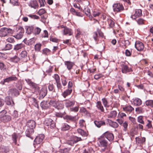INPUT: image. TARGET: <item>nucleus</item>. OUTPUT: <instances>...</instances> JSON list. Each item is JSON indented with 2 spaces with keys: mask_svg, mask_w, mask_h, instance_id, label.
Returning <instances> with one entry per match:
<instances>
[{
  "mask_svg": "<svg viewBox=\"0 0 153 153\" xmlns=\"http://www.w3.org/2000/svg\"><path fill=\"white\" fill-rule=\"evenodd\" d=\"M97 144L100 147H105L108 146V142L102 135L97 138Z\"/></svg>",
  "mask_w": 153,
  "mask_h": 153,
  "instance_id": "1",
  "label": "nucleus"
},
{
  "mask_svg": "<svg viewBox=\"0 0 153 153\" xmlns=\"http://www.w3.org/2000/svg\"><path fill=\"white\" fill-rule=\"evenodd\" d=\"M49 104L58 110L62 109L64 108V104L62 101L51 100Z\"/></svg>",
  "mask_w": 153,
  "mask_h": 153,
  "instance_id": "2",
  "label": "nucleus"
},
{
  "mask_svg": "<svg viewBox=\"0 0 153 153\" xmlns=\"http://www.w3.org/2000/svg\"><path fill=\"white\" fill-rule=\"evenodd\" d=\"M59 29H63L62 30L63 34L64 35H68L71 36L72 34V32L71 29L68 28L66 27H64L63 25H61L58 27Z\"/></svg>",
  "mask_w": 153,
  "mask_h": 153,
  "instance_id": "3",
  "label": "nucleus"
},
{
  "mask_svg": "<svg viewBox=\"0 0 153 153\" xmlns=\"http://www.w3.org/2000/svg\"><path fill=\"white\" fill-rule=\"evenodd\" d=\"M112 7L113 10L114 12H119L124 10V7L123 4L120 3L114 4Z\"/></svg>",
  "mask_w": 153,
  "mask_h": 153,
  "instance_id": "4",
  "label": "nucleus"
},
{
  "mask_svg": "<svg viewBox=\"0 0 153 153\" xmlns=\"http://www.w3.org/2000/svg\"><path fill=\"white\" fill-rule=\"evenodd\" d=\"M122 72L124 74H126L127 72L132 71L133 70L131 68H129L125 63L123 62L121 64Z\"/></svg>",
  "mask_w": 153,
  "mask_h": 153,
  "instance_id": "5",
  "label": "nucleus"
},
{
  "mask_svg": "<svg viewBox=\"0 0 153 153\" xmlns=\"http://www.w3.org/2000/svg\"><path fill=\"white\" fill-rule=\"evenodd\" d=\"M44 123L47 126H50L51 128H53L55 126V122L50 118L46 119L44 121Z\"/></svg>",
  "mask_w": 153,
  "mask_h": 153,
  "instance_id": "6",
  "label": "nucleus"
},
{
  "mask_svg": "<svg viewBox=\"0 0 153 153\" xmlns=\"http://www.w3.org/2000/svg\"><path fill=\"white\" fill-rule=\"evenodd\" d=\"M26 81L28 84L35 91L39 92V91L40 88L38 85L33 82L30 80L29 79L26 80Z\"/></svg>",
  "mask_w": 153,
  "mask_h": 153,
  "instance_id": "7",
  "label": "nucleus"
},
{
  "mask_svg": "<svg viewBox=\"0 0 153 153\" xmlns=\"http://www.w3.org/2000/svg\"><path fill=\"white\" fill-rule=\"evenodd\" d=\"M102 136H103L105 138H106L110 141H112L114 139V134L109 131H107L105 132L102 134Z\"/></svg>",
  "mask_w": 153,
  "mask_h": 153,
  "instance_id": "8",
  "label": "nucleus"
},
{
  "mask_svg": "<svg viewBox=\"0 0 153 153\" xmlns=\"http://www.w3.org/2000/svg\"><path fill=\"white\" fill-rule=\"evenodd\" d=\"M54 79L56 83V86L58 90L62 91L63 90L62 87L60 83L59 76L58 74H55L54 75Z\"/></svg>",
  "mask_w": 153,
  "mask_h": 153,
  "instance_id": "9",
  "label": "nucleus"
},
{
  "mask_svg": "<svg viewBox=\"0 0 153 153\" xmlns=\"http://www.w3.org/2000/svg\"><path fill=\"white\" fill-rule=\"evenodd\" d=\"M44 138V135L43 134H40L37 136L34 140V145L41 144L42 143Z\"/></svg>",
  "mask_w": 153,
  "mask_h": 153,
  "instance_id": "10",
  "label": "nucleus"
},
{
  "mask_svg": "<svg viewBox=\"0 0 153 153\" xmlns=\"http://www.w3.org/2000/svg\"><path fill=\"white\" fill-rule=\"evenodd\" d=\"M135 47L138 51H142L144 47L143 43L139 41H137L135 42Z\"/></svg>",
  "mask_w": 153,
  "mask_h": 153,
  "instance_id": "11",
  "label": "nucleus"
},
{
  "mask_svg": "<svg viewBox=\"0 0 153 153\" xmlns=\"http://www.w3.org/2000/svg\"><path fill=\"white\" fill-rule=\"evenodd\" d=\"M28 53L26 51H22L20 53L19 56L21 59L23 60L24 62H27V57Z\"/></svg>",
  "mask_w": 153,
  "mask_h": 153,
  "instance_id": "12",
  "label": "nucleus"
},
{
  "mask_svg": "<svg viewBox=\"0 0 153 153\" xmlns=\"http://www.w3.org/2000/svg\"><path fill=\"white\" fill-rule=\"evenodd\" d=\"M142 15V11L141 9L136 10L134 14L131 16V18L133 19H136L137 18L141 16Z\"/></svg>",
  "mask_w": 153,
  "mask_h": 153,
  "instance_id": "13",
  "label": "nucleus"
},
{
  "mask_svg": "<svg viewBox=\"0 0 153 153\" xmlns=\"http://www.w3.org/2000/svg\"><path fill=\"white\" fill-rule=\"evenodd\" d=\"M18 28L19 32L16 35L14 36V37L16 39H21L23 36V34L24 32V30L21 27H18Z\"/></svg>",
  "mask_w": 153,
  "mask_h": 153,
  "instance_id": "14",
  "label": "nucleus"
},
{
  "mask_svg": "<svg viewBox=\"0 0 153 153\" xmlns=\"http://www.w3.org/2000/svg\"><path fill=\"white\" fill-rule=\"evenodd\" d=\"M5 102L6 104L8 105L13 106L15 105L14 101L12 98L10 96L6 97L5 98Z\"/></svg>",
  "mask_w": 153,
  "mask_h": 153,
  "instance_id": "15",
  "label": "nucleus"
},
{
  "mask_svg": "<svg viewBox=\"0 0 153 153\" xmlns=\"http://www.w3.org/2000/svg\"><path fill=\"white\" fill-rule=\"evenodd\" d=\"M36 126V123L33 120H29L27 123L26 126L29 128L34 129Z\"/></svg>",
  "mask_w": 153,
  "mask_h": 153,
  "instance_id": "16",
  "label": "nucleus"
},
{
  "mask_svg": "<svg viewBox=\"0 0 153 153\" xmlns=\"http://www.w3.org/2000/svg\"><path fill=\"white\" fill-rule=\"evenodd\" d=\"M83 12L85 13L87 16H89V18L92 21V20H94V22L93 23H94L95 22V19L91 15L90 10L88 7H86L84 8L83 10Z\"/></svg>",
  "mask_w": 153,
  "mask_h": 153,
  "instance_id": "17",
  "label": "nucleus"
},
{
  "mask_svg": "<svg viewBox=\"0 0 153 153\" xmlns=\"http://www.w3.org/2000/svg\"><path fill=\"white\" fill-rule=\"evenodd\" d=\"M17 78L15 76H11L5 79L4 80L3 84L5 82L9 83L11 82L16 81L17 80Z\"/></svg>",
  "mask_w": 153,
  "mask_h": 153,
  "instance_id": "18",
  "label": "nucleus"
},
{
  "mask_svg": "<svg viewBox=\"0 0 153 153\" xmlns=\"http://www.w3.org/2000/svg\"><path fill=\"white\" fill-rule=\"evenodd\" d=\"M65 105L67 108H69L73 106L75 103V101H71L69 100H66L65 101Z\"/></svg>",
  "mask_w": 153,
  "mask_h": 153,
  "instance_id": "19",
  "label": "nucleus"
},
{
  "mask_svg": "<svg viewBox=\"0 0 153 153\" xmlns=\"http://www.w3.org/2000/svg\"><path fill=\"white\" fill-rule=\"evenodd\" d=\"M64 64L66 66L67 69L69 70H71L74 65V62L70 61H65Z\"/></svg>",
  "mask_w": 153,
  "mask_h": 153,
  "instance_id": "20",
  "label": "nucleus"
},
{
  "mask_svg": "<svg viewBox=\"0 0 153 153\" xmlns=\"http://www.w3.org/2000/svg\"><path fill=\"white\" fill-rule=\"evenodd\" d=\"M28 5L32 8L36 9L38 7V4L36 0H31L28 4Z\"/></svg>",
  "mask_w": 153,
  "mask_h": 153,
  "instance_id": "21",
  "label": "nucleus"
},
{
  "mask_svg": "<svg viewBox=\"0 0 153 153\" xmlns=\"http://www.w3.org/2000/svg\"><path fill=\"white\" fill-rule=\"evenodd\" d=\"M47 88L46 87L42 88L39 94L40 97L44 98L47 94Z\"/></svg>",
  "mask_w": 153,
  "mask_h": 153,
  "instance_id": "22",
  "label": "nucleus"
},
{
  "mask_svg": "<svg viewBox=\"0 0 153 153\" xmlns=\"http://www.w3.org/2000/svg\"><path fill=\"white\" fill-rule=\"evenodd\" d=\"M135 140L136 143L138 144H143L145 142L146 138L144 137H143L141 138L137 137L135 138Z\"/></svg>",
  "mask_w": 153,
  "mask_h": 153,
  "instance_id": "23",
  "label": "nucleus"
},
{
  "mask_svg": "<svg viewBox=\"0 0 153 153\" xmlns=\"http://www.w3.org/2000/svg\"><path fill=\"white\" fill-rule=\"evenodd\" d=\"M9 94L12 96L18 95L19 93L16 89L13 88L10 89L9 91Z\"/></svg>",
  "mask_w": 153,
  "mask_h": 153,
  "instance_id": "24",
  "label": "nucleus"
},
{
  "mask_svg": "<svg viewBox=\"0 0 153 153\" xmlns=\"http://www.w3.org/2000/svg\"><path fill=\"white\" fill-rule=\"evenodd\" d=\"M34 132V129L28 128L25 131L26 136L28 137L32 138L31 135Z\"/></svg>",
  "mask_w": 153,
  "mask_h": 153,
  "instance_id": "25",
  "label": "nucleus"
},
{
  "mask_svg": "<svg viewBox=\"0 0 153 153\" xmlns=\"http://www.w3.org/2000/svg\"><path fill=\"white\" fill-rule=\"evenodd\" d=\"M107 121L110 126L112 127L116 128L118 126V124L117 123L111 120L108 119Z\"/></svg>",
  "mask_w": 153,
  "mask_h": 153,
  "instance_id": "26",
  "label": "nucleus"
},
{
  "mask_svg": "<svg viewBox=\"0 0 153 153\" xmlns=\"http://www.w3.org/2000/svg\"><path fill=\"white\" fill-rule=\"evenodd\" d=\"M79 112L85 116H89V113L87 110L86 108L83 107H81L80 108Z\"/></svg>",
  "mask_w": 153,
  "mask_h": 153,
  "instance_id": "27",
  "label": "nucleus"
},
{
  "mask_svg": "<svg viewBox=\"0 0 153 153\" xmlns=\"http://www.w3.org/2000/svg\"><path fill=\"white\" fill-rule=\"evenodd\" d=\"M64 118L66 120L67 122L68 121H74L76 120V116H72L70 115H66Z\"/></svg>",
  "mask_w": 153,
  "mask_h": 153,
  "instance_id": "28",
  "label": "nucleus"
},
{
  "mask_svg": "<svg viewBox=\"0 0 153 153\" xmlns=\"http://www.w3.org/2000/svg\"><path fill=\"white\" fill-rule=\"evenodd\" d=\"M6 27H3L0 29V36L4 37L7 36Z\"/></svg>",
  "mask_w": 153,
  "mask_h": 153,
  "instance_id": "29",
  "label": "nucleus"
},
{
  "mask_svg": "<svg viewBox=\"0 0 153 153\" xmlns=\"http://www.w3.org/2000/svg\"><path fill=\"white\" fill-rule=\"evenodd\" d=\"M144 104L146 106L153 108V100H146L144 103Z\"/></svg>",
  "mask_w": 153,
  "mask_h": 153,
  "instance_id": "30",
  "label": "nucleus"
},
{
  "mask_svg": "<svg viewBox=\"0 0 153 153\" xmlns=\"http://www.w3.org/2000/svg\"><path fill=\"white\" fill-rule=\"evenodd\" d=\"M9 151L8 147L2 146L0 148V153H7Z\"/></svg>",
  "mask_w": 153,
  "mask_h": 153,
  "instance_id": "31",
  "label": "nucleus"
},
{
  "mask_svg": "<svg viewBox=\"0 0 153 153\" xmlns=\"http://www.w3.org/2000/svg\"><path fill=\"white\" fill-rule=\"evenodd\" d=\"M11 120V117L10 116L8 115H5L1 119V121L4 123H7L10 121Z\"/></svg>",
  "mask_w": 153,
  "mask_h": 153,
  "instance_id": "32",
  "label": "nucleus"
},
{
  "mask_svg": "<svg viewBox=\"0 0 153 153\" xmlns=\"http://www.w3.org/2000/svg\"><path fill=\"white\" fill-rule=\"evenodd\" d=\"M29 101L32 103V104L35 107L38 108L39 105L38 104L37 101L34 98L31 97L29 99Z\"/></svg>",
  "mask_w": 153,
  "mask_h": 153,
  "instance_id": "33",
  "label": "nucleus"
},
{
  "mask_svg": "<svg viewBox=\"0 0 153 153\" xmlns=\"http://www.w3.org/2000/svg\"><path fill=\"white\" fill-rule=\"evenodd\" d=\"M133 102L134 105L137 106H139L142 103V100L138 98H136L134 100Z\"/></svg>",
  "mask_w": 153,
  "mask_h": 153,
  "instance_id": "34",
  "label": "nucleus"
},
{
  "mask_svg": "<svg viewBox=\"0 0 153 153\" xmlns=\"http://www.w3.org/2000/svg\"><path fill=\"white\" fill-rule=\"evenodd\" d=\"M72 89H67L62 93V95L64 98L69 95L72 93Z\"/></svg>",
  "mask_w": 153,
  "mask_h": 153,
  "instance_id": "35",
  "label": "nucleus"
},
{
  "mask_svg": "<svg viewBox=\"0 0 153 153\" xmlns=\"http://www.w3.org/2000/svg\"><path fill=\"white\" fill-rule=\"evenodd\" d=\"M123 109L124 111L129 112H131L134 110V108L130 105H128L123 107Z\"/></svg>",
  "mask_w": 153,
  "mask_h": 153,
  "instance_id": "36",
  "label": "nucleus"
},
{
  "mask_svg": "<svg viewBox=\"0 0 153 153\" xmlns=\"http://www.w3.org/2000/svg\"><path fill=\"white\" fill-rule=\"evenodd\" d=\"M98 34L100 37L102 38H103L104 37L103 33L101 31V30L98 28L97 30V32H96V41L98 39Z\"/></svg>",
  "mask_w": 153,
  "mask_h": 153,
  "instance_id": "37",
  "label": "nucleus"
},
{
  "mask_svg": "<svg viewBox=\"0 0 153 153\" xmlns=\"http://www.w3.org/2000/svg\"><path fill=\"white\" fill-rule=\"evenodd\" d=\"M107 21L110 28H112L114 27V22L111 18H108Z\"/></svg>",
  "mask_w": 153,
  "mask_h": 153,
  "instance_id": "38",
  "label": "nucleus"
},
{
  "mask_svg": "<svg viewBox=\"0 0 153 153\" xmlns=\"http://www.w3.org/2000/svg\"><path fill=\"white\" fill-rule=\"evenodd\" d=\"M96 107H97V108L101 112H104V110L103 107L100 101H98L97 102Z\"/></svg>",
  "mask_w": 153,
  "mask_h": 153,
  "instance_id": "39",
  "label": "nucleus"
},
{
  "mask_svg": "<svg viewBox=\"0 0 153 153\" xmlns=\"http://www.w3.org/2000/svg\"><path fill=\"white\" fill-rule=\"evenodd\" d=\"M24 46V45L22 44H17L14 46L13 49L14 50L17 51L22 49Z\"/></svg>",
  "mask_w": 153,
  "mask_h": 153,
  "instance_id": "40",
  "label": "nucleus"
},
{
  "mask_svg": "<svg viewBox=\"0 0 153 153\" xmlns=\"http://www.w3.org/2000/svg\"><path fill=\"white\" fill-rule=\"evenodd\" d=\"M136 21L139 25H142L145 24V20L141 18H139L136 20Z\"/></svg>",
  "mask_w": 153,
  "mask_h": 153,
  "instance_id": "41",
  "label": "nucleus"
},
{
  "mask_svg": "<svg viewBox=\"0 0 153 153\" xmlns=\"http://www.w3.org/2000/svg\"><path fill=\"white\" fill-rule=\"evenodd\" d=\"M70 126L66 123H64L61 127V130L62 131H66L69 130Z\"/></svg>",
  "mask_w": 153,
  "mask_h": 153,
  "instance_id": "42",
  "label": "nucleus"
},
{
  "mask_svg": "<svg viewBox=\"0 0 153 153\" xmlns=\"http://www.w3.org/2000/svg\"><path fill=\"white\" fill-rule=\"evenodd\" d=\"M21 59L17 56H15L13 57L10 58L11 61L15 63H17L19 62Z\"/></svg>",
  "mask_w": 153,
  "mask_h": 153,
  "instance_id": "43",
  "label": "nucleus"
},
{
  "mask_svg": "<svg viewBox=\"0 0 153 153\" xmlns=\"http://www.w3.org/2000/svg\"><path fill=\"white\" fill-rule=\"evenodd\" d=\"M77 131L78 133L82 136L85 137L87 135V133L84 130L80 128L78 129Z\"/></svg>",
  "mask_w": 153,
  "mask_h": 153,
  "instance_id": "44",
  "label": "nucleus"
},
{
  "mask_svg": "<svg viewBox=\"0 0 153 153\" xmlns=\"http://www.w3.org/2000/svg\"><path fill=\"white\" fill-rule=\"evenodd\" d=\"M40 106L43 109H46L48 108V105L46 101H43L40 104Z\"/></svg>",
  "mask_w": 153,
  "mask_h": 153,
  "instance_id": "45",
  "label": "nucleus"
},
{
  "mask_svg": "<svg viewBox=\"0 0 153 153\" xmlns=\"http://www.w3.org/2000/svg\"><path fill=\"white\" fill-rule=\"evenodd\" d=\"M117 115V112L115 111H111L110 115L109 116L108 118H112L115 117Z\"/></svg>",
  "mask_w": 153,
  "mask_h": 153,
  "instance_id": "46",
  "label": "nucleus"
},
{
  "mask_svg": "<svg viewBox=\"0 0 153 153\" xmlns=\"http://www.w3.org/2000/svg\"><path fill=\"white\" fill-rule=\"evenodd\" d=\"M71 137L74 143L81 140V137H78L76 136H73Z\"/></svg>",
  "mask_w": 153,
  "mask_h": 153,
  "instance_id": "47",
  "label": "nucleus"
},
{
  "mask_svg": "<svg viewBox=\"0 0 153 153\" xmlns=\"http://www.w3.org/2000/svg\"><path fill=\"white\" fill-rule=\"evenodd\" d=\"M7 113V111L5 110H4L0 112V120L1 121Z\"/></svg>",
  "mask_w": 153,
  "mask_h": 153,
  "instance_id": "48",
  "label": "nucleus"
},
{
  "mask_svg": "<svg viewBox=\"0 0 153 153\" xmlns=\"http://www.w3.org/2000/svg\"><path fill=\"white\" fill-rule=\"evenodd\" d=\"M143 116H140L137 117V121L138 122L143 124H144V122L143 120Z\"/></svg>",
  "mask_w": 153,
  "mask_h": 153,
  "instance_id": "49",
  "label": "nucleus"
},
{
  "mask_svg": "<svg viewBox=\"0 0 153 153\" xmlns=\"http://www.w3.org/2000/svg\"><path fill=\"white\" fill-rule=\"evenodd\" d=\"M79 109V106H77L74 107H71L70 109V110L71 111L74 112H77Z\"/></svg>",
  "mask_w": 153,
  "mask_h": 153,
  "instance_id": "50",
  "label": "nucleus"
},
{
  "mask_svg": "<svg viewBox=\"0 0 153 153\" xmlns=\"http://www.w3.org/2000/svg\"><path fill=\"white\" fill-rule=\"evenodd\" d=\"M105 123L104 121H96V126L98 128H100L101 126L105 125Z\"/></svg>",
  "mask_w": 153,
  "mask_h": 153,
  "instance_id": "51",
  "label": "nucleus"
},
{
  "mask_svg": "<svg viewBox=\"0 0 153 153\" xmlns=\"http://www.w3.org/2000/svg\"><path fill=\"white\" fill-rule=\"evenodd\" d=\"M51 51L48 49L45 48L42 51V53L46 55H48L50 54Z\"/></svg>",
  "mask_w": 153,
  "mask_h": 153,
  "instance_id": "52",
  "label": "nucleus"
},
{
  "mask_svg": "<svg viewBox=\"0 0 153 153\" xmlns=\"http://www.w3.org/2000/svg\"><path fill=\"white\" fill-rule=\"evenodd\" d=\"M41 45L40 43H37L34 46L35 50L36 51H39L41 49Z\"/></svg>",
  "mask_w": 153,
  "mask_h": 153,
  "instance_id": "53",
  "label": "nucleus"
},
{
  "mask_svg": "<svg viewBox=\"0 0 153 153\" xmlns=\"http://www.w3.org/2000/svg\"><path fill=\"white\" fill-rule=\"evenodd\" d=\"M41 29L40 28L37 27L35 28L34 30V32L35 34H39L40 33Z\"/></svg>",
  "mask_w": 153,
  "mask_h": 153,
  "instance_id": "54",
  "label": "nucleus"
},
{
  "mask_svg": "<svg viewBox=\"0 0 153 153\" xmlns=\"http://www.w3.org/2000/svg\"><path fill=\"white\" fill-rule=\"evenodd\" d=\"M12 45L10 44H7L5 45V47L3 49V50H9L11 49Z\"/></svg>",
  "mask_w": 153,
  "mask_h": 153,
  "instance_id": "55",
  "label": "nucleus"
},
{
  "mask_svg": "<svg viewBox=\"0 0 153 153\" xmlns=\"http://www.w3.org/2000/svg\"><path fill=\"white\" fill-rule=\"evenodd\" d=\"M14 37V36H13L8 37L6 39L7 41L9 42L13 43L15 42Z\"/></svg>",
  "mask_w": 153,
  "mask_h": 153,
  "instance_id": "56",
  "label": "nucleus"
},
{
  "mask_svg": "<svg viewBox=\"0 0 153 153\" xmlns=\"http://www.w3.org/2000/svg\"><path fill=\"white\" fill-rule=\"evenodd\" d=\"M33 27L32 26H29L27 29V32L28 34L30 33L33 31Z\"/></svg>",
  "mask_w": 153,
  "mask_h": 153,
  "instance_id": "57",
  "label": "nucleus"
},
{
  "mask_svg": "<svg viewBox=\"0 0 153 153\" xmlns=\"http://www.w3.org/2000/svg\"><path fill=\"white\" fill-rule=\"evenodd\" d=\"M6 69V66L4 64L0 62V69L2 71H4Z\"/></svg>",
  "mask_w": 153,
  "mask_h": 153,
  "instance_id": "58",
  "label": "nucleus"
},
{
  "mask_svg": "<svg viewBox=\"0 0 153 153\" xmlns=\"http://www.w3.org/2000/svg\"><path fill=\"white\" fill-rule=\"evenodd\" d=\"M102 102L104 106L106 107H108V106L107 105L108 101L106 99L104 98L102 99Z\"/></svg>",
  "mask_w": 153,
  "mask_h": 153,
  "instance_id": "59",
  "label": "nucleus"
},
{
  "mask_svg": "<svg viewBox=\"0 0 153 153\" xmlns=\"http://www.w3.org/2000/svg\"><path fill=\"white\" fill-rule=\"evenodd\" d=\"M12 137L13 143H14L15 144H16V139L17 137V135L16 134H13L12 135Z\"/></svg>",
  "mask_w": 153,
  "mask_h": 153,
  "instance_id": "60",
  "label": "nucleus"
},
{
  "mask_svg": "<svg viewBox=\"0 0 153 153\" xmlns=\"http://www.w3.org/2000/svg\"><path fill=\"white\" fill-rule=\"evenodd\" d=\"M61 81L62 84L63 86H65L67 85V82L66 80V79L65 77L63 79H62Z\"/></svg>",
  "mask_w": 153,
  "mask_h": 153,
  "instance_id": "61",
  "label": "nucleus"
},
{
  "mask_svg": "<svg viewBox=\"0 0 153 153\" xmlns=\"http://www.w3.org/2000/svg\"><path fill=\"white\" fill-rule=\"evenodd\" d=\"M66 143L67 144L71 146H73L74 143L72 137L70 138V140H67Z\"/></svg>",
  "mask_w": 153,
  "mask_h": 153,
  "instance_id": "62",
  "label": "nucleus"
},
{
  "mask_svg": "<svg viewBox=\"0 0 153 153\" xmlns=\"http://www.w3.org/2000/svg\"><path fill=\"white\" fill-rule=\"evenodd\" d=\"M46 11L43 9H40L38 11V13L41 16L45 13Z\"/></svg>",
  "mask_w": 153,
  "mask_h": 153,
  "instance_id": "63",
  "label": "nucleus"
},
{
  "mask_svg": "<svg viewBox=\"0 0 153 153\" xmlns=\"http://www.w3.org/2000/svg\"><path fill=\"white\" fill-rule=\"evenodd\" d=\"M79 124L81 127L84 126L85 125V122L83 120H81L79 121Z\"/></svg>",
  "mask_w": 153,
  "mask_h": 153,
  "instance_id": "64",
  "label": "nucleus"
}]
</instances>
